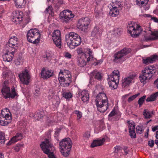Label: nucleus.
<instances>
[{
	"label": "nucleus",
	"instance_id": "obj_5",
	"mask_svg": "<svg viewBox=\"0 0 158 158\" xmlns=\"http://www.w3.org/2000/svg\"><path fill=\"white\" fill-rule=\"evenodd\" d=\"M71 73L68 70H60L59 73L58 80L62 86H68L71 82Z\"/></svg>",
	"mask_w": 158,
	"mask_h": 158
},
{
	"label": "nucleus",
	"instance_id": "obj_40",
	"mask_svg": "<svg viewBox=\"0 0 158 158\" xmlns=\"http://www.w3.org/2000/svg\"><path fill=\"white\" fill-rule=\"evenodd\" d=\"M46 13H48L51 16L54 15V12L52 6H50L47 8L45 10Z\"/></svg>",
	"mask_w": 158,
	"mask_h": 158
},
{
	"label": "nucleus",
	"instance_id": "obj_35",
	"mask_svg": "<svg viewBox=\"0 0 158 158\" xmlns=\"http://www.w3.org/2000/svg\"><path fill=\"white\" fill-rule=\"evenodd\" d=\"M91 76H93L95 78L100 80L102 77V74L97 70H94L91 74Z\"/></svg>",
	"mask_w": 158,
	"mask_h": 158
},
{
	"label": "nucleus",
	"instance_id": "obj_3",
	"mask_svg": "<svg viewBox=\"0 0 158 158\" xmlns=\"http://www.w3.org/2000/svg\"><path fill=\"white\" fill-rule=\"evenodd\" d=\"M95 102L98 110L100 112L103 113L108 109V99L105 93H99L96 97Z\"/></svg>",
	"mask_w": 158,
	"mask_h": 158
},
{
	"label": "nucleus",
	"instance_id": "obj_63",
	"mask_svg": "<svg viewBox=\"0 0 158 158\" xmlns=\"http://www.w3.org/2000/svg\"><path fill=\"white\" fill-rule=\"evenodd\" d=\"M151 19L153 20L155 22L158 23V19L156 17H151Z\"/></svg>",
	"mask_w": 158,
	"mask_h": 158
},
{
	"label": "nucleus",
	"instance_id": "obj_2",
	"mask_svg": "<svg viewBox=\"0 0 158 158\" xmlns=\"http://www.w3.org/2000/svg\"><path fill=\"white\" fill-rule=\"evenodd\" d=\"M67 44L70 49H73L80 45L81 42L80 36L74 32H70L65 35Z\"/></svg>",
	"mask_w": 158,
	"mask_h": 158
},
{
	"label": "nucleus",
	"instance_id": "obj_56",
	"mask_svg": "<svg viewBox=\"0 0 158 158\" xmlns=\"http://www.w3.org/2000/svg\"><path fill=\"white\" fill-rule=\"evenodd\" d=\"M154 144V143L153 140H150L148 142V145L151 148L152 147Z\"/></svg>",
	"mask_w": 158,
	"mask_h": 158
},
{
	"label": "nucleus",
	"instance_id": "obj_53",
	"mask_svg": "<svg viewBox=\"0 0 158 158\" xmlns=\"http://www.w3.org/2000/svg\"><path fill=\"white\" fill-rule=\"evenodd\" d=\"M64 56L67 59H70L72 57L71 54L68 52H65L64 53Z\"/></svg>",
	"mask_w": 158,
	"mask_h": 158
},
{
	"label": "nucleus",
	"instance_id": "obj_18",
	"mask_svg": "<svg viewBox=\"0 0 158 158\" xmlns=\"http://www.w3.org/2000/svg\"><path fill=\"white\" fill-rule=\"evenodd\" d=\"M60 32L58 30H55L53 33L52 38L56 46L59 48L61 47Z\"/></svg>",
	"mask_w": 158,
	"mask_h": 158
},
{
	"label": "nucleus",
	"instance_id": "obj_38",
	"mask_svg": "<svg viewBox=\"0 0 158 158\" xmlns=\"http://www.w3.org/2000/svg\"><path fill=\"white\" fill-rule=\"evenodd\" d=\"M149 0H137V4L141 6H145L148 3Z\"/></svg>",
	"mask_w": 158,
	"mask_h": 158
},
{
	"label": "nucleus",
	"instance_id": "obj_22",
	"mask_svg": "<svg viewBox=\"0 0 158 158\" xmlns=\"http://www.w3.org/2000/svg\"><path fill=\"white\" fill-rule=\"evenodd\" d=\"M148 34L145 36V40L146 41L158 39V31L153 32L149 31Z\"/></svg>",
	"mask_w": 158,
	"mask_h": 158
},
{
	"label": "nucleus",
	"instance_id": "obj_28",
	"mask_svg": "<svg viewBox=\"0 0 158 158\" xmlns=\"http://www.w3.org/2000/svg\"><path fill=\"white\" fill-rule=\"evenodd\" d=\"M87 48L85 49L84 52L83 54V55L81 57H78V64L80 67H84L86 64V62L84 58L86 59L84 56V55L85 53V50Z\"/></svg>",
	"mask_w": 158,
	"mask_h": 158
},
{
	"label": "nucleus",
	"instance_id": "obj_45",
	"mask_svg": "<svg viewBox=\"0 0 158 158\" xmlns=\"http://www.w3.org/2000/svg\"><path fill=\"white\" fill-rule=\"evenodd\" d=\"M121 32V30L120 29L116 28L114 30L113 34L115 36L120 35Z\"/></svg>",
	"mask_w": 158,
	"mask_h": 158
},
{
	"label": "nucleus",
	"instance_id": "obj_29",
	"mask_svg": "<svg viewBox=\"0 0 158 158\" xmlns=\"http://www.w3.org/2000/svg\"><path fill=\"white\" fill-rule=\"evenodd\" d=\"M112 8L110 10V14L112 17H116L119 14V11L116 6H112Z\"/></svg>",
	"mask_w": 158,
	"mask_h": 158
},
{
	"label": "nucleus",
	"instance_id": "obj_44",
	"mask_svg": "<svg viewBox=\"0 0 158 158\" xmlns=\"http://www.w3.org/2000/svg\"><path fill=\"white\" fill-rule=\"evenodd\" d=\"M136 130L137 133L139 134H141L143 132V127L141 126H137Z\"/></svg>",
	"mask_w": 158,
	"mask_h": 158
},
{
	"label": "nucleus",
	"instance_id": "obj_52",
	"mask_svg": "<svg viewBox=\"0 0 158 158\" xmlns=\"http://www.w3.org/2000/svg\"><path fill=\"white\" fill-rule=\"evenodd\" d=\"M130 135L132 138H135L136 137V134L135 130L129 131Z\"/></svg>",
	"mask_w": 158,
	"mask_h": 158
},
{
	"label": "nucleus",
	"instance_id": "obj_36",
	"mask_svg": "<svg viewBox=\"0 0 158 158\" xmlns=\"http://www.w3.org/2000/svg\"><path fill=\"white\" fill-rule=\"evenodd\" d=\"M152 112L151 111L148 110H144L143 111V115L146 118H151L152 115Z\"/></svg>",
	"mask_w": 158,
	"mask_h": 158
},
{
	"label": "nucleus",
	"instance_id": "obj_7",
	"mask_svg": "<svg viewBox=\"0 0 158 158\" xmlns=\"http://www.w3.org/2000/svg\"><path fill=\"white\" fill-rule=\"evenodd\" d=\"M41 35L38 29H32L27 33V37L29 42L34 44L38 43L40 41Z\"/></svg>",
	"mask_w": 158,
	"mask_h": 158
},
{
	"label": "nucleus",
	"instance_id": "obj_19",
	"mask_svg": "<svg viewBox=\"0 0 158 158\" xmlns=\"http://www.w3.org/2000/svg\"><path fill=\"white\" fill-rule=\"evenodd\" d=\"M135 77V75L132 74L124 78L122 81L123 87H125L128 86L134 82Z\"/></svg>",
	"mask_w": 158,
	"mask_h": 158
},
{
	"label": "nucleus",
	"instance_id": "obj_8",
	"mask_svg": "<svg viewBox=\"0 0 158 158\" xmlns=\"http://www.w3.org/2000/svg\"><path fill=\"white\" fill-rule=\"evenodd\" d=\"M40 146L44 152L47 154L49 158H56L53 153L55 148L50 143L48 140L46 139L42 142L40 144Z\"/></svg>",
	"mask_w": 158,
	"mask_h": 158
},
{
	"label": "nucleus",
	"instance_id": "obj_33",
	"mask_svg": "<svg viewBox=\"0 0 158 158\" xmlns=\"http://www.w3.org/2000/svg\"><path fill=\"white\" fill-rule=\"evenodd\" d=\"M110 77L113 78L114 79L116 80L117 81H119L120 74L119 71L118 70H114L112 75L108 76V77Z\"/></svg>",
	"mask_w": 158,
	"mask_h": 158
},
{
	"label": "nucleus",
	"instance_id": "obj_39",
	"mask_svg": "<svg viewBox=\"0 0 158 158\" xmlns=\"http://www.w3.org/2000/svg\"><path fill=\"white\" fill-rule=\"evenodd\" d=\"M5 142V135L4 133L2 132H0V144H3Z\"/></svg>",
	"mask_w": 158,
	"mask_h": 158
},
{
	"label": "nucleus",
	"instance_id": "obj_62",
	"mask_svg": "<svg viewBox=\"0 0 158 158\" xmlns=\"http://www.w3.org/2000/svg\"><path fill=\"white\" fill-rule=\"evenodd\" d=\"M158 130V126H156L152 127V130L153 131H155L156 130Z\"/></svg>",
	"mask_w": 158,
	"mask_h": 158
},
{
	"label": "nucleus",
	"instance_id": "obj_13",
	"mask_svg": "<svg viewBox=\"0 0 158 158\" xmlns=\"http://www.w3.org/2000/svg\"><path fill=\"white\" fill-rule=\"evenodd\" d=\"M90 23V20L89 18L85 17L81 18L78 21L77 27L81 31H85L89 28Z\"/></svg>",
	"mask_w": 158,
	"mask_h": 158
},
{
	"label": "nucleus",
	"instance_id": "obj_58",
	"mask_svg": "<svg viewBox=\"0 0 158 158\" xmlns=\"http://www.w3.org/2000/svg\"><path fill=\"white\" fill-rule=\"evenodd\" d=\"M76 51L78 55H81L83 53V51L82 49L81 48H78L76 50Z\"/></svg>",
	"mask_w": 158,
	"mask_h": 158
},
{
	"label": "nucleus",
	"instance_id": "obj_42",
	"mask_svg": "<svg viewBox=\"0 0 158 158\" xmlns=\"http://www.w3.org/2000/svg\"><path fill=\"white\" fill-rule=\"evenodd\" d=\"M23 144L21 143H18L13 148L15 151L16 152H19L21 148L23 146Z\"/></svg>",
	"mask_w": 158,
	"mask_h": 158
},
{
	"label": "nucleus",
	"instance_id": "obj_21",
	"mask_svg": "<svg viewBox=\"0 0 158 158\" xmlns=\"http://www.w3.org/2000/svg\"><path fill=\"white\" fill-rule=\"evenodd\" d=\"M53 74V71L45 68L42 69L40 75L41 77L44 79L48 78L52 76Z\"/></svg>",
	"mask_w": 158,
	"mask_h": 158
},
{
	"label": "nucleus",
	"instance_id": "obj_23",
	"mask_svg": "<svg viewBox=\"0 0 158 158\" xmlns=\"http://www.w3.org/2000/svg\"><path fill=\"white\" fill-rule=\"evenodd\" d=\"M108 81L109 87L112 89L117 88L119 81H117L116 80L114 79L113 78L111 77H108Z\"/></svg>",
	"mask_w": 158,
	"mask_h": 158
},
{
	"label": "nucleus",
	"instance_id": "obj_27",
	"mask_svg": "<svg viewBox=\"0 0 158 158\" xmlns=\"http://www.w3.org/2000/svg\"><path fill=\"white\" fill-rule=\"evenodd\" d=\"M105 140V138L94 140L91 143V147L92 148H94L95 147L102 145L103 144Z\"/></svg>",
	"mask_w": 158,
	"mask_h": 158
},
{
	"label": "nucleus",
	"instance_id": "obj_34",
	"mask_svg": "<svg viewBox=\"0 0 158 158\" xmlns=\"http://www.w3.org/2000/svg\"><path fill=\"white\" fill-rule=\"evenodd\" d=\"M51 101L52 103V105L56 107L58 106L60 103L59 98L57 96L54 97V98L52 99Z\"/></svg>",
	"mask_w": 158,
	"mask_h": 158
},
{
	"label": "nucleus",
	"instance_id": "obj_6",
	"mask_svg": "<svg viewBox=\"0 0 158 158\" xmlns=\"http://www.w3.org/2000/svg\"><path fill=\"white\" fill-rule=\"evenodd\" d=\"M72 145L71 139L68 138L63 139L59 143L60 152L65 157L69 154Z\"/></svg>",
	"mask_w": 158,
	"mask_h": 158
},
{
	"label": "nucleus",
	"instance_id": "obj_47",
	"mask_svg": "<svg viewBox=\"0 0 158 158\" xmlns=\"http://www.w3.org/2000/svg\"><path fill=\"white\" fill-rule=\"evenodd\" d=\"M146 97V95H144L139 99L138 101V103L140 106H141L142 104H143L144 101V100L145 99Z\"/></svg>",
	"mask_w": 158,
	"mask_h": 158
},
{
	"label": "nucleus",
	"instance_id": "obj_61",
	"mask_svg": "<svg viewBox=\"0 0 158 158\" xmlns=\"http://www.w3.org/2000/svg\"><path fill=\"white\" fill-rule=\"evenodd\" d=\"M35 94L36 96H38V95H39L40 94V89H35Z\"/></svg>",
	"mask_w": 158,
	"mask_h": 158
},
{
	"label": "nucleus",
	"instance_id": "obj_17",
	"mask_svg": "<svg viewBox=\"0 0 158 158\" xmlns=\"http://www.w3.org/2000/svg\"><path fill=\"white\" fill-rule=\"evenodd\" d=\"M19 76L20 81L23 84L27 85L29 84L31 77L28 70L25 69L19 74Z\"/></svg>",
	"mask_w": 158,
	"mask_h": 158
},
{
	"label": "nucleus",
	"instance_id": "obj_43",
	"mask_svg": "<svg viewBox=\"0 0 158 158\" xmlns=\"http://www.w3.org/2000/svg\"><path fill=\"white\" fill-rule=\"evenodd\" d=\"M149 58L152 63L158 60V56L156 54L151 56Z\"/></svg>",
	"mask_w": 158,
	"mask_h": 158
},
{
	"label": "nucleus",
	"instance_id": "obj_31",
	"mask_svg": "<svg viewBox=\"0 0 158 158\" xmlns=\"http://www.w3.org/2000/svg\"><path fill=\"white\" fill-rule=\"evenodd\" d=\"M101 33V30L97 27H95L91 33V35L98 38L100 36Z\"/></svg>",
	"mask_w": 158,
	"mask_h": 158
},
{
	"label": "nucleus",
	"instance_id": "obj_15",
	"mask_svg": "<svg viewBox=\"0 0 158 158\" xmlns=\"http://www.w3.org/2000/svg\"><path fill=\"white\" fill-rule=\"evenodd\" d=\"M84 56L87 58V62L91 61L92 63H94L95 65L101 64L103 62L102 59L97 60L95 58H94L92 55V51L89 48H87L85 50Z\"/></svg>",
	"mask_w": 158,
	"mask_h": 158
},
{
	"label": "nucleus",
	"instance_id": "obj_46",
	"mask_svg": "<svg viewBox=\"0 0 158 158\" xmlns=\"http://www.w3.org/2000/svg\"><path fill=\"white\" fill-rule=\"evenodd\" d=\"M74 113L77 115V120H78L81 118L82 115V114L81 112L78 110H76L75 111Z\"/></svg>",
	"mask_w": 158,
	"mask_h": 158
},
{
	"label": "nucleus",
	"instance_id": "obj_32",
	"mask_svg": "<svg viewBox=\"0 0 158 158\" xmlns=\"http://www.w3.org/2000/svg\"><path fill=\"white\" fill-rule=\"evenodd\" d=\"M158 97V91L153 93L148 96L146 101L147 102H153L156 100Z\"/></svg>",
	"mask_w": 158,
	"mask_h": 158
},
{
	"label": "nucleus",
	"instance_id": "obj_16",
	"mask_svg": "<svg viewBox=\"0 0 158 158\" xmlns=\"http://www.w3.org/2000/svg\"><path fill=\"white\" fill-rule=\"evenodd\" d=\"M18 39L16 36L11 37L9 40V43L6 44L5 48L15 51L18 47Z\"/></svg>",
	"mask_w": 158,
	"mask_h": 158
},
{
	"label": "nucleus",
	"instance_id": "obj_54",
	"mask_svg": "<svg viewBox=\"0 0 158 158\" xmlns=\"http://www.w3.org/2000/svg\"><path fill=\"white\" fill-rule=\"evenodd\" d=\"M143 62L144 64H147L150 63H152L149 57L143 60Z\"/></svg>",
	"mask_w": 158,
	"mask_h": 158
},
{
	"label": "nucleus",
	"instance_id": "obj_24",
	"mask_svg": "<svg viewBox=\"0 0 158 158\" xmlns=\"http://www.w3.org/2000/svg\"><path fill=\"white\" fill-rule=\"evenodd\" d=\"M120 115H118L116 110L114 109L110 113L108 116V120L110 121H114L118 119Z\"/></svg>",
	"mask_w": 158,
	"mask_h": 158
},
{
	"label": "nucleus",
	"instance_id": "obj_12",
	"mask_svg": "<svg viewBox=\"0 0 158 158\" xmlns=\"http://www.w3.org/2000/svg\"><path fill=\"white\" fill-rule=\"evenodd\" d=\"M2 93L5 98H13L17 94L14 87L11 88V92L10 88L6 86H3L2 89Z\"/></svg>",
	"mask_w": 158,
	"mask_h": 158
},
{
	"label": "nucleus",
	"instance_id": "obj_57",
	"mask_svg": "<svg viewBox=\"0 0 158 158\" xmlns=\"http://www.w3.org/2000/svg\"><path fill=\"white\" fill-rule=\"evenodd\" d=\"M56 96V95H55V94L54 93H51L49 94L48 96V98L49 100H52L54 98V97Z\"/></svg>",
	"mask_w": 158,
	"mask_h": 158
},
{
	"label": "nucleus",
	"instance_id": "obj_41",
	"mask_svg": "<svg viewBox=\"0 0 158 158\" xmlns=\"http://www.w3.org/2000/svg\"><path fill=\"white\" fill-rule=\"evenodd\" d=\"M128 123L129 131L135 130V125L134 123L132 121H129Z\"/></svg>",
	"mask_w": 158,
	"mask_h": 158
},
{
	"label": "nucleus",
	"instance_id": "obj_51",
	"mask_svg": "<svg viewBox=\"0 0 158 158\" xmlns=\"http://www.w3.org/2000/svg\"><path fill=\"white\" fill-rule=\"evenodd\" d=\"M139 94H138L130 97L128 99V102H131L135 98L139 95Z\"/></svg>",
	"mask_w": 158,
	"mask_h": 158
},
{
	"label": "nucleus",
	"instance_id": "obj_26",
	"mask_svg": "<svg viewBox=\"0 0 158 158\" xmlns=\"http://www.w3.org/2000/svg\"><path fill=\"white\" fill-rule=\"evenodd\" d=\"M23 138L22 135L21 133H17L9 141L8 143L10 145L22 139Z\"/></svg>",
	"mask_w": 158,
	"mask_h": 158
},
{
	"label": "nucleus",
	"instance_id": "obj_60",
	"mask_svg": "<svg viewBox=\"0 0 158 158\" xmlns=\"http://www.w3.org/2000/svg\"><path fill=\"white\" fill-rule=\"evenodd\" d=\"M154 84L155 86L158 89V78L155 81Z\"/></svg>",
	"mask_w": 158,
	"mask_h": 158
},
{
	"label": "nucleus",
	"instance_id": "obj_48",
	"mask_svg": "<svg viewBox=\"0 0 158 158\" xmlns=\"http://www.w3.org/2000/svg\"><path fill=\"white\" fill-rule=\"evenodd\" d=\"M10 72L7 69L6 67L4 68L3 70L2 75L4 77H6L8 75Z\"/></svg>",
	"mask_w": 158,
	"mask_h": 158
},
{
	"label": "nucleus",
	"instance_id": "obj_20",
	"mask_svg": "<svg viewBox=\"0 0 158 158\" xmlns=\"http://www.w3.org/2000/svg\"><path fill=\"white\" fill-rule=\"evenodd\" d=\"M5 50L7 52L3 56V60L7 62H10L12 59L15 51L6 48H5Z\"/></svg>",
	"mask_w": 158,
	"mask_h": 158
},
{
	"label": "nucleus",
	"instance_id": "obj_1",
	"mask_svg": "<svg viewBox=\"0 0 158 158\" xmlns=\"http://www.w3.org/2000/svg\"><path fill=\"white\" fill-rule=\"evenodd\" d=\"M156 71V68L153 65L146 67L142 70V74L139 77L140 82L143 85L148 82L154 75Z\"/></svg>",
	"mask_w": 158,
	"mask_h": 158
},
{
	"label": "nucleus",
	"instance_id": "obj_4",
	"mask_svg": "<svg viewBox=\"0 0 158 158\" xmlns=\"http://www.w3.org/2000/svg\"><path fill=\"white\" fill-rule=\"evenodd\" d=\"M12 21L16 24H21L25 25L30 21L31 19L29 16L23 18V13L21 11H15L12 14Z\"/></svg>",
	"mask_w": 158,
	"mask_h": 158
},
{
	"label": "nucleus",
	"instance_id": "obj_55",
	"mask_svg": "<svg viewBox=\"0 0 158 158\" xmlns=\"http://www.w3.org/2000/svg\"><path fill=\"white\" fill-rule=\"evenodd\" d=\"M121 147L120 146H116L114 148V152L117 153L121 150Z\"/></svg>",
	"mask_w": 158,
	"mask_h": 158
},
{
	"label": "nucleus",
	"instance_id": "obj_10",
	"mask_svg": "<svg viewBox=\"0 0 158 158\" xmlns=\"http://www.w3.org/2000/svg\"><path fill=\"white\" fill-rule=\"evenodd\" d=\"M12 118L9 110L7 108L2 110L0 115V124L2 126L7 125L10 123Z\"/></svg>",
	"mask_w": 158,
	"mask_h": 158
},
{
	"label": "nucleus",
	"instance_id": "obj_49",
	"mask_svg": "<svg viewBox=\"0 0 158 158\" xmlns=\"http://www.w3.org/2000/svg\"><path fill=\"white\" fill-rule=\"evenodd\" d=\"M90 136V133L89 132L85 133L83 134V139L84 140H87L89 138Z\"/></svg>",
	"mask_w": 158,
	"mask_h": 158
},
{
	"label": "nucleus",
	"instance_id": "obj_14",
	"mask_svg": "<svg viewBox=\"0 0 158 158\" xmlns=\"http://www.w3.org/2000/svg\"><path fill=\"white\" fill-rule=\"evenodd\" d=\"M131 52L129 48H124L116 53L114 56V61L116 62H121L125 60L126 56Z\"/></svg>",
	"mask_w": 158,
	"mask_h": 158
},
{
	"label": "nucleus",
	"instance_id": "obj_59",
	"mask_svg": "<svg viewBox=\"0 0 158 158\" xmlns=\"http://www.w3.org/2000/svg\"><path fill=\"white\" fill-rule=\"evenodd\" d=\"M56 3H54L57 4L58 5H61L63 4V0H56Z\"/></svg>",
	"mask_w": 158,
	"mask_h": 158
},
{
	"label": "nucleus",
	"instance_id": "obj_64",
	"mask_svg": "<svg viewBox=\"0 0 158 158\" xmlns=\"http://www.w3.org/2000/svg\"><path fill=\"white\" fill-rule=\"evenodd\" d=\"M59 132V131H56L55 132L54 134V136L55 137H57L58 136Z\"/></svg>",
	"mask_w": 158,
	"mask_h": 158
},
{
	"label": "nucleus",
	"instance_id": "obj_25",
	"mask_svg": "<svg viewBox=\"0 0 158 158\" xmlns=\"http://www.w3.org/2000/svg\"><path fill=\"white\" fill-rule=\"evenodd\" d=\"M78 94L79 95H81V100L84 103H87L89 101V94L87 91L84 90L79 92Z\"/></svg>",
	"mask_w": 158,
	"mask_h": 158
},
{
	"label": "nucleus",
	"instance_id": "obj_30",
	"mask_svg": "<svg viewBox=\"0 0 158 158\" xmlns=\"http://www.w3.org/2000/svg\"><path fill=\"white\" fill-rule=\"evenodd\" d=\"M16 6L21 8L23 7L25 5L26 0H14Z\"/></svg>",
	"mask_w": 158,
	"mask_h": 158
},
{
	"label": "nucleus",
	"instance_id": "obj_37",
	"mask_svg": "<svg viewBox=\"0 0 158 158\" xmlns=\"http://www.w3.org/2000/svg\"><path fill=\"white\" fill-rule=\"evenodd\" d=\"M44 115V113L42 112H39L36 114H35L33 119L35 121L40 119Z\"/></svg>",
	"mask_w": 158,
	"mask_h": 158
},
{
	"label": "nucleus",
	"instance_id": "obj_50",
	"mask_svg": "<svg viewBox=\"0 0 158 158\" xmlns=\"http://www.w3.org/2000/svg\"><path fill=\"white\" fill-rule=\"evenodd\" d=\"M63 96L66 99H69L72 97L71 94L70 92H64L63 94Z\"/></svg>",
	"mask_w": 158,
	"mask_h": 158
},
{
	"label": "nucleus",
	"instance_id": "obj_11",
	"mask_svg": "<svg viewBox=\"0 0 158 158\" xmlns=\"http://www.w3.org/2000/svg\"><path fill=\"white\" fill-rule=\"evenodd\" d=\"M74 17V15L71 11L66 10L60 13V19L62 22L67 23L71 21Z\"/></svg>",
	"mask_w": 158,
	"mask_h": 158
},
{
	"label": "nucleus",
	"instance_id": "obj_9",
	"mask_svg": "<svg viewBox=\"0 0 158 158\" xmlns=\"http://www.w3.org/2000/svg\"><path fill=\"white\" fill-rule=\"evenodd\" d=\"M128 32L133 37H137L142 31L140 26L137 23L132 22L127 27Z\"/></svg>",
	"mask_w": 158,
	"mask_h": 158
}]
</instances>
